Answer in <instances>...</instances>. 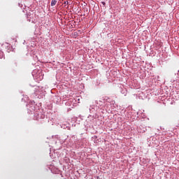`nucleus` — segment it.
<instances>
[{"label": "nucleus", "instance_id": "obj_1", "mask_svg": "<svg viewBox=\"0 0 179 179\" xmlns=\"http://www.w3.org/2000/svg\"><path fill=\"white\" fill-rule=\"evenodd\" d=\"M57 5V0H52L51 6H55Z\"/></svg>", "mask_w": 179, "mask_h": 179}, {"label": "nucleus", "instance_id": "obj_2", "mask_svg": "<svg viewBox=\"0 0 179 179\" xmlns=\"http://www.w3.org/2000/svg\"><path fill=\"white\" fill-rule=\"evenodd\" d=\"M101 3L103 4V6H106V2L102 1Z\"/></svg>", "mask_w": 179, "mask_h": 179}, {"label": "nucleus", "instance_id": "obj_3", "mask_svg": "<svg viewBox=\"0 0 179 179\" xmlns=\"http://www.w3.org/2000/svg\"><path fill=\"white\" fill-rule=\"evenodd\" d=\"M64 3H68V1H64Z\"/></svg>", "mask_w": 179, "mask_h": 179}, {"label": "nucleus", "instance_id": "obj_4", "mask_svg": "<svg viewBox=\"0 0 179 179\" xmlns=\"http://www.w3.org/2000/svg\"><path fill=\"white\" fill-rule=\"evenodd\" d=\"M0 54H1V55H3V53H2V52H0Z\"/></svg>", "mask_w": 179, "mask_h": 179}]
</instances>
